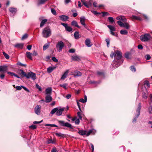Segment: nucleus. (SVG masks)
<instances>
[{
    "label": "nucleus",
    "mask_w": 152,
    "mask_h": 152,
    "mask_svg": "<svg viewBox=\"0 0 152 152\" xmlns=\"http://www.w3.org/2000/svg\"><path fill=\"white\" fill-rule=\"evenodd\" d=\"M113 55L115 59L112 63L113 66L114 68H116L121 64L123 62V60L121 58L122 54L121 52L118 51L116 50L115 51L114 53L110 55V57L111 58H113Z\"/></svg>",
    "instance_id": "nucleus-1"
},
{
    "label": "nucleus",
    "mask_w": 152,
    "mask_h": 152,
    "mask_svg": "<svg viewBox=\"0 0 152 152\" xmlns=\"http://www.w3.org/2000/svg\"><path fill=\"white\" fill-rule=\"evenodd\" d=\"M42 37L45 38H47L51 35V30L49 26H47L44 28L42 31Z\"/></svg>",
    "instance_id": "nucleus-2"
},
{
    "label": "nucleus",
    "mask_w": 152,
    "mask_h": 152,
    "mask_svg": "<svg viewBox=\"0 0 152 152\" xmlns=\"http://www.w3.org/2000/svg\"><path fill=\"white\" fill-rule=\"evenodd\" d=\"M152 38V37L149 34H145L142 35L140 37V39L142 42H147Z\"/></svg>",
    "instance_id": "nucleus-3"
},
{
    "label": "nucleus",
    "mask_w": 152,
    "mask_h": 152,
    "mask_svg": "<svg viewBox=\"0 0 152 152\" xmlns=\"http://www.w3.org/2000/svg\"><path fill=\"white\" fill-rule=\"evenodd\" d=\"M18 72L20 75L23 76H35L36 74L32 72H30L27 74L24 72L22 69H19L18 70Z\"/></svg>",
    "instance_id": "nucleus-4"
},
{
    "label": "nucleus",
    "mask_w": 152,
    "mask_h": 152,
    "mask_svg": "<svg viewBox=\"0 0 152 152\" xmlns=\"http://www.w3.org/2000/svg\"><path fill=\"white\" fill-rule=\"evenodd\" d=\"M64 46V43L62 41L58 42L56 45L57 50L59 52L62 50Z\"/></svg>",
    "instance_id": "nucleus-5"
},
{
    "label": "nucleus",
    "mask_w": 152,
    "mask_h": 152,
    "mask_svg": "<svg viewBox=\"0 0 152 152\" xmlns=\"http://www.w3.org/2000/svg\"><path fill=\"white\" fill-rule=\"evenodd\" d=\"M58 122L60 125L61 126L67 127L71 129H73L71 124L68 122H65L64 121L61 120H58Z\"/></svg>",
    "instance_id": "nucleus-6"
},
{
    "label": "nucleus",
    "mask_w": 152,
    "mask_h": 152,
    "mask_svg": "<svg viewBox=\"0 0 152 152\" xmlns=\"http://www.w3.org/2000/svg\"><path fill=\"white\" fill-rule=\"evenodd\" d=\"M61 25L65 27L66 30L68 31L71 32L72 31V28L70 26H68L67 23H61Z\"/></svg>",
    "instance_id": "nucleus-7"
},
{
    "label": "nucleus",
    "mask_w": 152,
    "mask_h": 152,
    "mask_svg": "<svg viewBox=\"0 0 152 152\" xmlns=\"http://www.w3.org/2000/svg\"><path fill=\"white\" fill-rule=\"evenodd\" d=\"M41 106L40 105H37L34 108V112L37 115H39L40 113Z\"/></svg>",
    "instance_id": "nucleus-8"
},
{
    "label": "nucleus",
    "mask_w": 152,
    "mask_h": 152,
    "mask_svg": "<svg viewBox=\"0 0 152 152\" xmlns=\"http://www.w3.org/2000/svg\"><path fill=\"white\" fill-rule=\"evenodd\" d=\"M51 95L50 94L46 95L45 97V102L47 103H48L52 101V98Z\"/></svg>",
    "instance_id": "nucleus-9"
},
{
    "label": "nucleus",
    "mask_w": 152,
    "mask_h": 152,
    "mask_svg": "<svg viewBox=\"0 0 152 152\" xmlns=\"http://www.w3.org/2000/svg\"><path fill=\"white\" fill-rule=\"evenodd\" d=\"M82 75L81 72L78 71L72 72L71 73L69 74L70 75H74V76H81Z\"/></svg>",
    "instance_id": "nucleus-10"
},
{
    "label": "nucleus",
    "mask_w": 152,
    "mask_h": 152,
    "mask_svg": "<svg viewBox=\"0 0 152 152\" xmlns=\"http://www.w3.org/2000/svg\"><path fill=\"white\" fill-rule=\"evenodd\" d=\"M80 22L81 24L83 25L86 28H87L86 26L85 23L86 19L84 16L80 18Z\"/></svg>",
    "instance_id": "nucleus-11"
},
{
    "label": "nucleus",
    "mask_w": 152,
    "mask_h": 152,
    "mask_svg": "<svg viewBox=\"0 0 152 152\" xmlns=\"http://www.w3.org/2000/svg\"><path fill=\"white\" fill-rule=\"evenodd\" d=\"M59 18L61 20L63 21L67 20L69 18L68 16L64 15L59 16Z\"/></svg>",
    "instance_id": "nucleus-12"
},
{
    "label": "nucleus",
    "mask_w": 152,
    "mask_h": 152,
    "mask_svg": "<svg viewBox=\"0 0 152 152\" xmlns=\"http://www.w3.org/2000/svg\"><path fill=\"white\" fill-rule=\"evenodd\" d=\"M116 18L118 20H121L123 22H126V19L124 16H119L116 17Z\"/></svg>",
    "instance_id": "nucleus-13"
},
{
    "label": "nucleus",
    "mask_w": 152,
    "mask_h": 152,
    "mask_svg": "<svg viewBox=\"0 0 152 152\" xmlns=\"http://www.w3.org/2000/svg\"><path fill=\"white\" fill-rule=\"evenodd\" d=\"M64 108H61L59 109H58V110L56 113V114L57 116L61 115L63 111L64 110Z\"/></svg>",
    "instance_id": "nucleus-14"
},
{
    "label": "nucleus",
    "mask_w": 152,
    "mask_h": 152,
    "mask_svg": "<svg viewBox=\"0 0 152 152\" xmlns=\"http://www.w3.org/2000/svg\"><path fill=\"white\" fill-rule=\"evenodd\" d=\"M7 70V66L5 65L0 66V72H5Z\"/></svg>",
    "instance_id": "nucleus-15"
},
{
    "label": "nucleus",
    "mask_w": 152,
    "mask_h": 152,
    "mask_svg": "<svg viewBox=\"0 0 152 152\" xmlns=\"http://www.w3.org/2000/svg\"><path fill=\"white\" fill-rule=\"evenodd\" d=\"M24 44L22 43H17L14 45V46L18 48L22 49L23 48Z\"/></svg>",
    "instance_id": "nucleus-16"
},
{
    "label": "nucleus",
    "mask_w": 152,
    "mask_h": 152,
    "mask_svg": "<svg viewBox=\"0 0 152 152\" xmlns=\"http://www.w3.org/2000/svg\"><path fill=\"white\" fill-rule=\"evenodd\" d=\"M72 59L74 61H79L80 58L79 56L75 55L72 56Z\"/></svg>",
    "instance_id": "nucleus-17"
},
{
    "label": "nucleus",
    "mask_w": 152,
    "mask_h": 152,
    "mask_svg": "<svg viewBox=\"0 0 152 152\" xmlns=\"http://www.w3.org/2000/svg\"><path fill=\"white\" fill-rule=\"evenodd\" d=\"M141 108V104L140 103L138 104V107L137 108V117H138L140 115V110Z\"/></svg>",
    "instance_id": "nucleus-18"
},
{
    "label": "nucleus",
    "mask_w": 152,
    "mask_h": 152,
    "mask_svg": "<svg viewBox=\"0 0 152 152\" xmlns=\"http://www.w3.org/2000/svg\"><path fill=\"white\" fill-rule=\"evenodd\" d=\"M46 95L50 94L51 95L52 92V88L51 87H49L46 89L45 90Z\"/></svg>",
    "instance_id": "nucleus-19"
},
{
    "label": "nucleus",
    "mask_w": 152,
    "mask_h": 152,
    "mask_svg": "<svg viewBox=\"0 0 152 152\" xmlns=\"http://www.w3.org/2000/svg\"><path fill=\"white\" fill-rule=\"evenodd\" d=\"M32 53L29 52L27 51L26 52V56L30 60H32Z\"/></svg>",
    "instance_id": "nucleus-20"
},
{
    "label": "nucleus",
    "mask_w": 152,
    "mask_h": 152,
    "mask_svg": "<svg viewBox=\"0 0 152 152\" xmlns=\"http://www.w3.org/2000/svg\"><path fill=\"white\" fill-rule=\"evenodd\" d=\"M85 44L88 47H90L91 46L92 44H91L90 40L89 39H87L85 40Z\"/></svg>",
    "instance_id": "nucleus-21"
},
{
    "label": "nucleus",
    "mask_w": 152,
    "mask_h": 152,
    "mask_svg": "<svg viewBox=\"0 0 152 152\" xmlns=\"http://www.w3.org/2000/svg\"><path fill=\"white\" fill-rule=\"evenodd\" d=\"M56 136L58 137H66V135L64 134H62L60 132H57L55 133Z\"/></svg>",
    "instance_id": "nucleus-22"
},
{
    "label": "nucleus",
    "mask_w": 152,
    "mask_h": 152,
    "mask_svg": "<svg viewBox=\"0 0 152 152\" xmlns=\"http://www.w3.org/2000/svg\"><path fill=\"white\" fill-rule=\"evenodd\" d=\"M56 68V66H50L47 69V72L48 73L51 72L53 70Z\"/></svg>",
    "instance_id": "nucleus-23"
},
{
    "label": "nucleus",
    "mask_w": 152,
    "mask_h": 152,
    "mask_svg": "<svg viewBox=\"0 0 152 152\" xmlns=\"http://www.w3.org/2000/svg\"><path fill=\"white\" fill-rule=\"evenodd\" d=\"M71 25L77 28H80V27L78 25L77 22L75 20H73L72 22Z\"/></svg>",
    "instance_id": "nucleus-24"
},
{
    "label": "nucleus",
    "mask_w": 152,
    "mask_h": 152,
    "mask_svg": "<svg viewBox=\"0 0 152 152\" xmlns=\"http://www.w3.org/2000/svg\"><path fill=\"white\" fill-rule=\"evenodd\" d=\"M86 130H79L78 132V133L79 134L82 136L86 135Z\"/></svg>",
    "instance_id": "nucleus-25"
},
{
    "label": "nucleus",
    "mask_w": 152,
    "mask_h": 152,
    "mask_svg": "<svg viewBox=\"0 0 152 152\" xmlns=\"http://www.w3.org/2000/svg\"><path fill=\"white\" fill-rule=\"evenodd\" d=\"M125 57L127 59H130L131 58V53H126L125 54Z\"/></svg>",
    "instance_id": "nucleus-26"
},
{
    "label": "nucleus",
    "mask_w": 152,
    "mask_h": 152,
    "mask_svg": "<svg viewBox=\"0 0 152 152\" xmlns=\"http://www.w3.org/2000/svg\"><path fill=\"white\" fill-rule=\"evenodd\" d=\"M9 11L12 13H16L17 11L16 9L14 8L10 7L9 9Z\"/></svg>",
    "instance_id": "nucleus-27"
},
{
    "label": "nucleus",
    "mask_w": 152,
    "mask_h": 152,
    "mask_svg": "<svg viewBox=\"0 0 152 152\" xmlns=\"http://www.w3.org/2000/svg\"><path fill=\"white\" fill-rule=\"evenodd\" d=\"M47 20L46 19H44L42 20L40 23V28H42L44 25L45 23L47 21Z\"/></svg>",
    "instance_id": "nucleus-28"
},
{
    "label": "nucleus",
    "mask_w": 152,
    "mask_h": 152,
    "mask_svg": "<svg viewBox=\"0 0 152 152\" xmlns=\"http://www.w3.org/2000/svg\"><path fill=\"white\" fill-rule=\"evenodd\" d=\"M107 26L110 30V32L113 31H115V28L114 26H113L111 25H108Z\"/></svg>",
    "instance_id": "nucleus-29"
},
{
    "label": "nucleus",
    "mask_w": 152,
    "mask_h": 152,
    "mask_svg": "<svg viewBox=\"0 0 152 152\" xmlns=\"http://www.w3.org/2000/svg\"><path fill=\"white\" fill-rule=\"evenodd\" d=\"M74 37L76 39H78L79 38V34L78 31H75L74 33Z\"/></svg>",
    "instance_id": "nucleus-30"
},
{
    "label": "nucleus",
    "mask_w": 152,
    "mask_h": 152,
    "mask_svg": "<svg viewBox=\"0 0 152 152\" xmlns=\"http://www.w3.org/2000/svg\"><path fill=\"white\" fill-rule=\"evenodd\" d=\"M97 75L99 76H103L105 75V73L103 71H98L97 72Z\"/></svg>",
    "instance_id": "nucleus-31"
},
{
    "label": "nucleus",
    "mask_w": 152,
    "mask_h": 152,
    "mask_svg": "<svg viewBox=\"0 0 152 152\" xmlns=\"http://www.w3.org/2000/svg\"><path fill=\"white\" fill-rule=\"evenodd\" d=\"M123 27L125 28L126 29H129V23H124Z\"/></svg>",
    "instance_id": "nucleus-32"
},
{
    "label": "nucleus",
    "mask_w": 152,
    "mask_h": 152,
    "mask_svg": "<svg viewBox=\"0 0 152 152\" xmlns=\"http://www.w3.org/2000/svg\"><path fill=\"white\" fill-rule=\"evenodd\" d=\"M132 18L133 19H135L137 20H142V19L139 17L135 15H133L132 16Z\"/></svg>",
    "instance_id": "nucleus-33"
},
{
    "label": "nucleus",
    "mask_w": 152,
    "mask_h": 152,
    "mask_svg": "<svg viewBox=\"0 0 152 152\" xmlns=\"http://www.w3.org/2000/svg\"><path fill=\"white\" fill-rule=\"evenodd\" d=\"M120 33L121 34H126L128 33V32L125 30H121L120 31Z\"/></svg>",
    "instance_id": "nucleus-34"
},
{
    "label": "nucleus",
    "mask_w": 152,
    "mask_h": 152,
    "mask_svg": "<svg viewBox=\"0 0 152 152\" xmlns=\"http://www.w3.org/2000/svg\"><path fill=\"white\" fill-rule=\"evenodd\" d=\"M58 110V108L57 107H56L54 109H53L51 111L50 113L52 114H53L54 113H56L57 111Z\"/></svg>",
    "instance_id": "nucleus-35"
},
{
    "label": "nucleus",
    "mask_w": 152,
    "mask_h": 152,
    "mask_svg": "<svg viewBox=\"0 0 152 152\" xmlns=\"http://www.w3.org/2000/svg\"><path fill=\"white\" fill-rule=\"evenodd\" d=\"M108 21L111 23H113L114 21L113 18L111 17H109L108 18Z\"/></svg>",
    "instance_id": "nucleus-36"
},
{
    "label": "nucleus",
    "mask_w": 152,
    "mask_h": 152,
    "mask_svg": "<svg viewBox=\"0 0 152 152\" xmlns=\"http://www.w3.org/2000/svg\"><path fill=\"white\" fill-rule=\"evenodd\" d=\"M7 73L8 75H11V76H18L17 75L15 74L14 73L11 72H7Z\"/></svg>",
    "instance_id": "nucleus-37"
},
{
    "label": "nucleus",
    "mask_w": 152,
    "mask_h": 152,
    "mask_svg": "<svg viewBox=\"0 0 152 152\" xmlns=\"http://www.w3.org/2000/svg\"><path fill=\"white\" fill-rule=\"evenodd\" d=\"M49 45L47 44H45L44 45L43 47V50H45L46 49H47L49 47Z\"/></svg>",
    "instance_id": "nucleus-38"
},
{
    "label": "nucleus",
    "mask_w": 152,
    "mask_h": 152,
    "mask_svg": "<svg viewBox=\"0 0 152 152\" xmlns=\"http://www.w3.org/2000/svg\"><path fill=\"white\" fill-rule=\"evenodd\" d=\"M46 126H50L51 127H58V126L55 124H47L45 125Z\"/></svg>",
    "instance_id": "nucleus-39"
},
{
    "label": "nucleus",
    "mask_w": 152,
    "mask_h": 152,
    "mask_svg": "<svg viewBox=\"0 0 152 152\" xmlns=\"http://www.w3.org/2000/svg\"><path fill=\"white\" fill-rule=\"evenodd\" d=\"M3 53L4 56H5V57L7 59H8L10 57L6 53L4 52H3Z\"/></svg>",
    "instance_id": "nucleus-40"
},
{
    "label": "nucleus",
    "mask_w": 152,
    "mask_h": 152,
    "mask_svg": "<svg viewBox=\"0 0 152 152\" xmlns=\"http://www.w3.org/2000/svg\"><path fill=\"white\" fill-rule=\"evenodd\" d=\"M67 84L66 83H64L63 84H60V86L61 87H63L65 89H67L66 86Z\"/></svg>",
    "instance_id": "nucleus-41"
},
{
    "label": "nucleus",
    "mask_w": 152,
    "mask_h": 152,
    "mask_svg": "<svg viewBox=\"0 0 152 152\" xmlns=\"http://www.w3.org/2000/svg\"><path fill=\"white\" fill-rule=\"evenodd\" d=\"M117 23L121 27H123L124 23H123L122 22L119 21H117Z\"/></svg>",
    "instance_id": "nucleus-42"
},
{
    "label": "nucleus",
    "mask_w": 152,
    "mask_h": 152,
    "mask_svg": "<svg viewBox=\"0 0 152 152\" xmlns=\"http://www.w3.org/2000/svg\"><path fill=\"white\" fill-rule=\"evenodd\" d=\"M28 37V35L27 34H24L22 37L21 39L22 40H24L26 39Z\"/></svg>",
    "instance_id": "nucleus-43"
},
{
    "label": "nucleus",
    "mask_w": 152,
    "mask_h": 152,
    "mask_svg": "<svg viewBox=\"0 0 152 152\" xmlns=\"http://www.w3.org/2000/svg\"><path fill=\"white\" fill-rule=\"evenodd\" d=\"M36 87L38 89L39 91H41L42 90V88L38 84H37L36 85Z\"/></svg>",
    "instance_id": "nucleus-44"
},
{
    "label": "nucleus",
    "mask_w": 152,
    "mask_h": 152,
    "mask_svg": "<svg viewBox=\"0 0 152 152\" xmlns=\"http://www.w3.org/2000/svg\"><path fill=\"white\" fill-rule=\"evenodd\" d=\"M130 69L132 72H135L136 71V69L133 66H131Z\"/></svg>",
    "instance_id": "nucleus-45"
},
{
    "label": "nucleus",
    "mask_w": 152,
    "mask_h": 152,
    "mask_svg": "<svg viewBox=\"0 0 152 152\" xmlns=\"http://www.w3.org/2000/svg\"><path fill=\"white\" fill-rule=\"evenodd\" d=\"M106 42L107 43V46L108 47H109V44L110 42V40L109 39H106Z\"/></svg>",
    "instance_id": "nucleus-46"
},
{
    "label": "nucleus",
    "mask_w": 152,
    "mask_h": 152,
    "mask_svg": "<svg viewBox=\"0 0 152 152\" xmlns=\"http://www.w3.org/2000/svg\"><path fill=\"white\" fill-rule=\"evenodd\" d=\"M69 72V70H66L62 75V76H67Z\"/></svg>",
    "instance_id": "nucleus-47"
},
{
    "label": "nucleus",
    "mask_w": 152,
    "mask_h": 152,
    "mask_svg": "<svg viewBox=\"0 0 152 152\" xmlns=\"http://www.w3.org/2000/svg\"><path fill=\"white\" fill-rule=\"evenodd\" d=\"M51 12L54 15H56V10L53 9H51Z\"/></svg>",
    "instance_id": "nucleus-48"
},
{
    "label": "nucleus",
    "mask_w": 152,
    "mask_h": 152,
    "mask_svg": "<svg viewBox=\"0 0 152 152\" xmlns=\"http://www.w3.org/2000/svg\"><path fill=\"white\" fill-rule=\"evenodd\" d=\"M145 58L146 60H148L151 58V57L149 55L147 54L145 56Z\"/></svg>",
    "instance_id": "nucleus-49"
},
{
    "label": "nucleus",
    "mask_w": 152,
    "mask_h": 152,
    "mask_svg": "<svg viewBox=\"0 0 152 152\" xmlns=\"http://www.w3.org/2000/svg\"><path fill=\"white\" fill-rule=\"evenodd\" d=\"M47 0H39V3L40 4H43Z\"/></svg>",
    "instance_id": "nucleus-50"
},
{
    "label": "nucleus",
    "mask_w": 152,
    "mask_h": 152,
    "mask_svg": "<svg viewBox=\"0 0 152 152\" xmlns=\"http://www.w3.org/2000/svg\"><path fill=\"white\" fill-rule=\"evenodd\" d=\"M102 13L103 14L102 15L103 16L110 15L109 13L106 12H102Z\"/></svg>",
    "instance_id": "nucleus-51"
},
{
    "label": "nucleus",
    "mask_w": 152,
    "mask_h": 152,
    "mask_svg": "<svg viewBox=\"0 0 152 152\" xmlns=\"http://www.w3.org/2000/svg\"><path fill=\"white\" fill-rule=\"evenodd\" d=\"M144 84L146 85L148 87H149L150 86V85L149 83V81L148 80H145L144 82Z\"/></svg>",
    "instance_id": "nucleus-52"
},
{
    "label": "nucleus",
    "mask_w": 152,
    "mask_h": 152,
    "mask_svg": "<svg viewBox=\"0 0 152 152\" xmlns=\"http://www.w3.org/2000/svg\"><path fill=\"white\" fill-rule=\"evenodd\" d=\"M77 115L79 119H82V117L81 116V113L80 112H78L77 113Z\"/></svg>",
    "instance_id": "nucleus-53"
},
{
    "label": "nucleus",
    "mask_w": 152,
    "mask_h": 152,
    "mask_svg": "<svg viewBox=\"0 0 152 152\" xmlns=\"http://www.w3.org/2000/svg\"><path fill=\"white\" fill-rule=\"evenodd\" d=\"M47 143L48 144L50 143H53L54 142L52 139H49L47 141Z\"/></svg>",
    "instance_id": "nucleus-54"
},
{
    "label": "nucleus",
    "mask_w": 152,
    "mask_h": 152,
    "mask_svg": "<svg viewBox=\"0 0 152 152\" xmlns=\"http://www.w3.org/2000/svg\"><path fill=\"white\" fill-rule=\"evenodd\" d=\"M69 52L71 53H73L75 52V50L74 49H71L69 50Z\"/></svg>",
    "instance_id": "nucleus-55"
},
{
    "label": "nucleus",
    "mask_w": 152,
    "mask_h": 152,
    "mask_svg": "<svg viewBox=\"0 0 152 152\" xmlns=\"http://www.w3.org/2000/svg\"><path fill=\"white\" fill-rule=\"evenodd\" d=\"M27 79H29L30 78H31L32 79L34 80H35L37 78L36 77H26Z\"/></svg>",
    "instance_id": "nucleus-56"
},
{
    "label": "nucleus",
    "mask_w": 152,
    "mask_h": 152,
    "mask_svg": "<svg viewBox=\"0 0 152 152\" xmlns=\"http://www.w3.org/2000/svg\"><path fill=\"white\" fill-rule=\"evenodd\" d=\"M15 88L16 90H20L21 89L22 87H21V86H16Z\"/></svg>",
    "instance_id": "nucleus-57"
},
{
    "label": "nucleus",
    "mask_w": 152,
    "mask_h": 152,
    "mask_svg": "<svg viewBox=\"0 0 152 152\" xmlns=\"http://www.w3.org/2000/svg\"><path fill=\"white\" fill-rule=\"evenodd\" d=\"M21 87H22V88L26 91H27L28 92H29V90L26 87L23 86H21Z\"/></svg>",
    "instance_id": "nucleus-58"
},
{
    "label": "nucleus",
    "mask_w": 152,
    "mask_h": 152,
    "mask_svg": "<svg viewBox=\"0 0 152 152\" xmlns=\"http://www.w3.org/2000/svg\"><path fill=\"white\" fill-rule=\"evenodd\" d=\"M52 60L55 62H57L58 61V60L55 57H53L52 58Z\"/></svg>",
    "instance_id": "nucleus-59"
},
{
    "label": "nucleus",
    "mask_w": 152,
    "mask_h": 152,
    "mask_svg": "<svg viewBox=\"0 0 152 152\" xmlns=\"http://www.w3.org/2000/svg\"><path fill=\"white\" fill-rule=\"evenodd\" d=\"M17 64L21 66H25V65L21 63L20 62H18L17 63Z\"/></svg>",
    "instance_id": "nucleus-60"
},
{
    "label": "nucleus",
    "mask_w": 152,
    "mask_h": 152,
    "mask_svg": "<svg viewBox=\"0 0 152 152\" xmlns=\"http://www.w3.org/2000/svg\"><path fill=\"white\" fill-rule=\"evenodd\" d=\"M30 128H32L33 129H36L37 128L36 126L35 125H32L29 126Z\"/></svg>",
    "instance_id": "nucleus-61"
},
{
    "label": "nucleus",
    "mask_w": 152,
    "mask_h": 152,
    "mask_svg": "<svg viewBox=\"0 0 152 152\" xmlns=\"http://www.w3.org/2000/svg\"><path fill=\"white\" fill-rule=\"evenodd\" d=\"M75 123L76 124L78 125L80 123V120L79 119H76Z\"/></svg>",
    "instance_id": "nucleus-62"
},
{
    "label": "nucleus",
    "mask_w": 152,
    "mask_h": 152,
    "mask_svg": "<svg viewBox=\"0 0 152 152\" xmlns=\"http://www.w3.org/2000/svg\"><path fill=\"white\" fill-rule=\"evenodd\" d=\"M71 97V95L70 94H67L66 96V98L67 99H69V98H70Z\"/></svg>",
    "instance_id": "nucleus-63"
},
{
    "label": "nucleus",
    "mask_w": 152,
    "mask_h": 152,
    "mask_svg": "<svg viewBox=\"0 0 152 152\" xmlns=\"http://www.w3.org/2000/svg\"><path fill=\"white\" fill-rule=\"evenodd\" d=\"M142 97L145 99H146L147 96L146 95V94L145 93H143L142 94Z\"/></svg>",
    "instance_id": "nucleus-64"
}]
</instances>
